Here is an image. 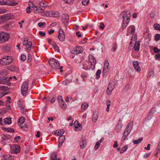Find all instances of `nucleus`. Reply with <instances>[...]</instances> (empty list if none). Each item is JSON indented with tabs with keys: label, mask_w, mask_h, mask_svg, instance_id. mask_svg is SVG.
<instances>
[{
	"label": "nucleus",
	"mask_w": 160,
	"mask_h": 160,
	"mask_svg": "<svg viewBox=\"0 0 160 160\" xmlns=\"http://www.w3.org/2000/svg\"><path fill=\"white\" fill-rule=\"evenodd\" d=\"M109 66V62L107 60H106L104 62L103 68L108 69Z\"/></svg>",
	"instance_id": "38"
},
{
	"label": "nucleus",
	"mask_w": 160,
	"mask_h": 160,
	"mask_svg": "<svg viewBox=\"0 0 160 160\" xmlns=\"http://www.w3.org/2000/svg\"><path fill=\"white\" fill-rule=\"evenodd\" d=\"M154 39L156 41H159L160 39V34H156L155 35Z\"/></svg>",
	"instance_id": "44"
},
{
	"label": "nucleus",
	"mask_w": 160,
	"mask_h": 160,
	"mask_svg": "<svg viewBox=\"0 0 160 160\" xmlns=\"http://www.w3.org/2000/svg\"><path fill=\"white\" fill-rule=\"evenodd\" d=\"M156 150L158 151V152H160V142H159L158 143Z\"/></svg>",
	"instance_id": "60"
},
{
	"label": "nucleus",
	"mask_w": 160,
	"mask_h": 160,
	"mask_svg": "<svg viewBox=\"0 0 160 160\" xmlns=\"http://www.w3.org/2000/svg\"><path fill=\"white\" fill-rule=\"evenodd\" d=\"M25 121V118L24 117H21L19 119L18 121V124L19 125V123L21 122V124L23 123Z\"/></svg>",
	"instance_id": "37"
},
{
	"label": "nucleus",
	"mask_w": 160,
	"mask_h": 160,
	"mask_svg": "<svg viewBox=\"0 0 160 160\" xmlns=\"http://www.w3.org/2000/svg\"><path fill=\"white\" fill-rule=\"evenodd\" d=\"M57 158V154L55 153H52L51 155V160H56Z\"/></svg>",
	"instance_id": "35"
},
{
	"label": "nucleus",
	"mask_w": 160,
	"mask_h": 160,
	"mask_svg": "<svg viewBox=\"0 0 160 160\" xmlns=\"http://www.w3.org/2000/svg\"><path fill=\"white\" fill-rule=\"evenodd\" d=\"M101 71L99 69H98L96 73V78L98 79L100 78V75L101 74Z\"/></svg>",
	"instance_id": "40"
},
{
	"label": "nucleus",
	"mask_w": 160,
	"mask_h": 160,
	"mask_svg": "<svg viewBox=\"0 0 160 160\" xmlns=\"http://www.w3.org/2000/svg\"><path fill=\"white\" fill-rule=\"evenodd\" d=\"M140 46V42L139 41H138L137 42L136 41L134 46L135 50L136 51H138L139 49Z\"/></svg>",
	"instance_id": "23"
},
{
	"label": "nucleus",
	"mask_w": 160,
	"mask_h": 160,
	"mask_svg": "<svg viewBox=\"0 0 160 160\" xmlns=\"http://www.w3.org/2000/svg\"><path fill=\"white\" fill-rule=\"evenodd\" d=\"M23 45L26 47V51H30L32 46V42L31 41H28L27 38H24L23 40L22 41Z\"/></svg>",
	"instance_id": "5"
},
{
	"label": "nucleus",
	"mask_w": 160,
	"mask_h": 160,
	"mask_svg": "<svg viewBox=\"0 0 160 160\" xmlns=\"http://www.w3.org/2000/svg\"><path fill=\"white\" fill-rule=\"evenodd\" d=\"M6 112V109L5 108H3L1 110V111L0 112V114H4Z\"/></svg>",
	"instance_id": "50"
},
{
	"label": "nucleus",
	"mask_w": 160,
	"mask_h": 160,
	"mask_svg": "<svg viewBox=\"0 0 160 160\" xmlns=\"http://www.w3.org/2000/svg\"><path fill=\"white\" fill-rule=\"evenodd\" d=\"M123 19V21L122 23V28H125L128 26L130 21V18H122Z\"/></svg>",
	"instance_id": "14"
},
{
	"label": "nucleus",
	"mask_w": 160,
	"mask_h": 160,
	"mask_svg": "<svg viewBox=\"0 0 160 160\" xmlns=\"http://www.w3.org/2000/svg\"><path fill=\"white\" fill-rule=\"evenodd\" d=\"M128 29L129 28L131 29V34H133L134 33V32H135V27L134 26H133V25L130 26L128 27Z\"/></svg>",
	"instance_id": "39"
},
{
	"label": "nucleus",
	"mask_w": 160,
	"mask_h": 160,
	"mask_svg": "<svg viewBox=\"0 0 160 160\" xmlns=\"http://www.w3.org/2000/svg\"><path fill=\"white\" fill-rule=\"evenodd\" d=\"M69 83V81L68 80H65L62 82V84L64 85H66L68 84V83Z\"/></svg>",
	"instance_id": "61"
},
{
	"label": "nucleus",
	"mask_w": 160,
	"mask_h": 160,
	"mask_svg": "<svg viewBox=\"0 0 160 160\" xmlns=\"http://www.w3.org/2000/svg\"><path fill=\"white\" fill-rule=\"evenodd\" d=\"M128 147V145H126L122 148V151H120V153H122L126 151Z\"/></svg>",
	"instance_id": "43"
},
{
	"label": "nucleus",
	"mask_w": 160,
	"mask_h": 160,
	"mask_svg": "<svg viewBox=\"0 0 160 160\" xmlns=\"http://www.w3.org/2000/svg\"><path fill=\"white\" fill-rule=\"evenodd\" d=\"M39 34L41 37H44L45 36L46 33L44 32L40 31L39 32Z\"/></svg>",
	"instance_id": "52"
},
{
	"label": "nucleus",
	"mask_w": 160,
	"mask_h": 160,
	"mask_svg": "<svg viewBox=\"0 0 160 160\" xmlns=\"http://www.w3.org/2000/svg\"><path fill=\"white\" fill-rule=\"evenodd\" d=\"M108 69L103 68V70L102 72L103 74L104 75H106L108 73Z\"/></svg>",
	"instance_id": "59"
},
{
	"label": "nucleus",
	"mask_w": 160,
	"mask_h": 160,
	"mask_svg": "<svg viewBox=\"0 0 160 160\" xmlns=\"http://www.w3.org/2000/svg\"><path fill=\"white\" fill-rule=\"evenodd\" d=\"M120 120H119V122L117 125L116 128V130L118 132H119L121 130L122 127V123L120 122Z\"/></svg>",
	"instance_id": "22"
},
{
	"label": "nucleus",
	"mask_w": 160,
	"mask_h": 160,
	"mask_svg": "<svg viewBox=\"0 0 160 160\" xmlns=\"http://www.w3.org/2000/svg\"><path fill=\"white\" fill-rule=\"evenodd\" d=\"M39 5L42 7H46L48 6V5L45 4L43 1H41L40 2Z\"/></svg>",
	"instance_id": "46"
},
{
	"label": "nucleus",
	"mask_w": 160,
	"mask_h": 160,
	"mask_svg": "<svg viewBox=\"0 0 160 160\" xmlns=\"http://www.w3.org/2000/svg\"><path fill=\"white\" fill-rule=\"evenodd\" d=\"M2 128L4 131L8 132H12L15 131L12 128H7L4 127H2Z\"/></svg>",
	"instance_id": "26"
},
{
	"label": "nucleus",
	"mask_w": 160,
	"mask_h": 160,
	"mask_svg": "<svg viewBox=\"0 0 160 160\" xmlns=\"http://www.w3.org/2000/svg\"><path fill=\"white\" fill-rule=\"evenodd\" d=\"M133 125V122H129L126 126L125 130V131H126L128 132H130L132 128Z\"/></svg>",
	"instance_id": "17"
},
{
	"label": "nucleus",
	"mask_w": 160,
	"mask_h": 160,
	"mask_svg": "<svg viewBox=\"0 0 160 160\" xmlns=\"http://www.w3.org/2000/svg\"><path fill=\"white\" fill-rule=\"evenodd\" d=\"M153 27L155 30L160 31V25L158 23H156L153 25Z\"/></svg>",
	"instance_id": "36"
},
{
	"label": "nucleus",
	"mask_w": 160,
	"mask_h": 160,
	"mask_svg": "<svg viewBox=\"0 0 160 160\" xmlns=\"http://www.w3.org/2000/svg\"><path fill=\"white\" fill-rule=\"evenodd\" d=\"M89 0H83L82 2V4L84 5H87L89 2Z\"/></svg>",
	"instance_id": "48"
},
{
	"label": "nucleus",
	"mask_w": 160,
	"mask_h": 160,
	"mask_svg": "<svg viewBox=\"0 0 160 160\" xmlns=\"http://www.w3.org/2000/svg\"><path fill=\"white\" fill-rule=\"evenodd\" d=\"M88 107V105L87 103H83L81 106V108L82 109L85 110Z\"/></svg>",
	"instance_id": "45"
},
{
	"label": "nucleus",
	"mask_w": 160,
	"mask_h": 160,
	"mask_svg": "<svg viewBox=\"0 0 160 160\" xmlns=\"http://www.w3.org/2000/svg\"><path fill=\"white\" fill-rule=\"evenodd\" d=\"M114 88V86L112 84V83L109 82V84L108 86V89H109V88H110L111 90H112Z\"/></svg>",
	"instance_id": "47"
},
{
	"label": "nucleus",
	"mask_w": 160,
	"mask_h": 160,
	"mask_svg": "<svg viewBox=\"0 0 160 160\" xmlns=\"http://www.w3.org/2000/svg\"><path fill=\"white\" fill-rule=\"evenodd\" d=\"M89 60L90 63H92L94 65L96 63V60L94 57L92 55H90L89 56Z\"/></svg>",
	"instance_id": "18"
},
{
	"label": "nucleus",
	"mask_w": 160,
	"mask_h": 160,
	"mask_svg": "<svg viewBox=\"0 0 160 160\" xmlns=\"http://www.w3.org/2000/svg\"><path fill=\"white\" fill-rule=\"evenodd\" d=\"M28 6H30L31 8H36L35 10V13H42L44 12L43 9L40 7H38L35 6L32 2H28Z\"/></svg>",
	"instance_id": "6"
},
{
	"label": "nucleus",
	"mask_w": 160,
	"mask_h": 160,
	"mask_svg": "<svg viewBox=\"0 0 160 160\" xmlns=\"http://www.w3.org/2000/svg\"><path fill=\"white\" fill-rule=\"evenodd\" d=\"M155 109V108H153L151 109L150 111L148 113L145 118L146 120H150L152 118L153 115V113L152 112V111L153 110H154Z\"/></svg>",
	"instance_id": "20"
},
{
	"label": "nucleus",
	"mask_w": 160,
	"mask_h": 160,
	"mask_svg": "<svg viewBox=\"0 0 160 160\" xmlns=\"http://www.w3.org/2000/svg\"><path fill=\"white\" fill-rule=\"evenodd\" d=\"M139 63L137 61L133 62V65L134 69L137 72H139L141 71L140 68L139 66Z\"/></svg>",
	"instance_id": "15"
},
{
	"label": "nucleus",
	"mask_w": 160,
	"mask_h": 160,
	"mask_svg": "<svg viewBox=\"0 0 160 160\" xmlns=\"http://www.w3.org/2000/svg\"><path fill=\"white\" fill-rule=\"evenodd\" d=\"M49 64L53 69H56L59 68L60 64L58 61L53 58L50 59L48 61Z\"/></svg>",
	"instance_id": "1"
},
{
	"label": "nucleus",
	"mask_w": 160,
	"mask_h": 160,
	"mask_svg": "<svg viewBox=\"0 0 160 160\" xmlns=\"http://www.w3.org/2000/svg\"><path fill=\"white\" fill-rule=\"evenodd\" d=\"M10 37L9 34L4 32H0V43H4L8 41Z\"/></svg>",
	"instance_id": "2"
},
{
	"label": "nucleus",
	"mask_w": 160,
	"mask_h": 160,
	"mask_svg": "<svg viewBox=\"0 0 160 160\" xmlns=\"http://www.w3.org/2000/svg\"><path fill=\"white\" fill-rule=\"evenodd\" d=\"M10 136L9 135H3L2 138L3 140H6L9 139Z\"/></svg>",
	"instance_id": "41"
},
{
	"label": "nucleus",
	"mask_w": 160,
	"mask_h": 160,
	"mask_svg": "<svg viewBox=\"0 0 160 160\" xmlns=\"http://www.w3.org/2000/svg\"><path fill=\"white\" fill-rule=\"evenodd\" d=\"M6 60H7V65L11 63L13 61V59L12 57L10 56H7Z\"/></svg>",
	"instance_id": "30"
},
{
	"label": "nucleus",
	"mask_w": 160,
	"mask_h": 160,
	"mask_svg": "<svg viewBox=\"0 0 160 160\" xmlns=\"http://www.w3.org/2000/svg\"><path fill=\"white\" fill-rule=\"evenodd\" d=\"M81 47H76L72 51V53L77 55L81 53L82 51L81 50Z\"/></svg>",
	"instance_id": "13"
},
{
	"label": "nucleus",
	"mask_w": 160,
	"mask_h": 160,
	"mask_svg": "<svg viewBox=\"0 0 160 160\" xmlns=\"http://www.w3.org/2000/svg\"><path fill=\"white\" fill-rule=\"evenodd\" d=\"M153 51L155 53H158L160 52V49L155 47L153 48Z\"/></svg>",
	"instance_id": "54"
},
{
	"label": "nucleus",
	"mask_w": 160,
	"mask_h": 160,
	"mask_svg": "<svg viewBox=\"0 0 160 160\" xmlns=\"http://www.w3.org/2000/svg\"><path fill=\"white\" fill-rule=\"evenodd\" d=\"M62 21L65 23H68L69 19V16L67 14H63L62 16Z\"/></svg>",
	"instance_id": "19"
},
{
	"label": "nucleus",
	"mask_w": 160,
	"mask_h": 160,
	"mask_svg": "<svg viewBox=\"0 0 160 160\" xmlns=\"http://www.w3.org/2000/svg\"><path fill=\"white\" fill-rule=\"evenodd\" d=\"M26 58V56L24 55H21V60L22 61H24Z\"/></svg>",
	"instance_id": "53"
},
{
	"label": "nucleus",
	"mask_w": 160,
	"mask_h": 160,
	"mask_svg": "<svg viewBox=\"0 0 160 160\" xmlns=\"http://www.w3.org/2000/svg\"><path fill=\"white\" fill-rule=\"evenodd\" d=\"M46 25L45 22H39L38 24V25L39 27L43 28L45 27Z\"/></svg>",
	"instance_id": "42"
},
{
	"label": "nucleus",
	"mask_w": 160,
	"mask_h": 160,
	"mask_svg": "<svg viewBox=\"0 0 160 160\" xmlns=\"http://www.w3.org/2000/svg\"><path fill=\"white\" fill-rule=\"evenodd\" d=\"M155 57L156 59H158L160 58V53H158L155 55Z\"/></svg>",
	"instance_id": "64"
},
{
	"label": "nucleus",
	"mask_w": 160,
	"mask_h": 160,
	"mask_svg": "<svg viewBox=\"0 0 160 160\" xmlns=\"http://www.w3.org/2000/svg\"><path fill=\"white\" fill-rule=\"evenodd\" d=\"M20 147L16 144H14L11 148V151L12 153H18L20 152Z\"/></svg>",
	"instance_id": "8"
},
{
	"label": "nucleus",
	"mask_w": 160,
	"mask_h": 160,
	"mask_svg": "<svg viewBox=\"0 0 160 160\" xmlns=\"http://www.w3.org/2000/svg\"><path fill=\"white\" fill-rule=\"evenodd\" d=\"M74 125L75 126V128L76 129L78 128V126L80 128H81L82 126V125L81 124H80L79 123V122L77 121H75L74 122Z\"/></svg>",
	"instance_id": "34"
},
{
	"label": "nucleus",
	"mask_w": 160,
	"mask_h": 160,
	"mask_svg": "<svg viewBox=\"0 0 160 160\" xmlns=\"http://www.w3.org/2000/svg\"><path fill=\"white\" fill-rule=\"evenodd\" d=\"M131 15L130 12L128 11L122 12L120 15L122 18H130Z\"/></svg>",
	"instance_id": "11"
},
{
	"label": "nucleus",
	"mask_w": 160,
	"mask_h": 160,
	"mask_svg": "<svg viewBox=\"0 0 160 160\" xmlns=\"http://www.w3.org/2000/svg\"><path fill=\"white\" fill-rule=\"evenodd\" d=\"M2 51L5 52H8L10 50V48L8 46L6 45L3 46L2 48Z\"/></svg>",
	"instance_id": "29"
},
{
	"label": "nucleus",
	"mask_w": 160,
	"mask_h": 160,
	"mask_svg": "<svg viewBox=\"0 0 160 160\" xmlns=\"http://www.w3.org/2000/svg\"><path fill=\"white\" fill-rule=\"evenodd\" d=\"M32 59V56L30 54H29L28 55V62H30Z\"/></svg>",
	"instance_id": "55"
},
{
	"label": "nucleus",
	"mask_w": 160,
	"mask_h": 160,
	"mask_svg": "<svg viewBox=\"0 0 160 160\" xmlns=\"http://www.w3.org/2000/svg\"><path fill=\"white\" fill-rule=\"evenodd\" d=\"M14 18V16L12 15L11 13H8L0 16V20L2 23L5 22L12 19Z\"/></svg>",
	"instance_id": "3"
},
{
	"label": "nucleus",
	"mask_w": 160,
	"mask_h": 160,
	"mask_svg": "<svg viewBox=\"0 0 160 160\" xmlns=\"http://www.w3.org/2000/svg\"><path fill=\"white\" fill-rule=\"evenodd\" d=\"M98 118V116L97 114L95 113H93L92 117V121L94 122H95L97 120Z\"/></svg>",
	"instance_id": "31"
},
{
	"label": "nucleus",
	"mask_w": 160,
	"mask_h": 160,
	"mask_svg": "<svg viewBox=\"0 0 160 160\" xmlns=\"http://www.w3.org/2000/svg\"><path fill=\"white\" fill-rule=\"evenodd\" d=\"M81 142L80 143V148L81 149H83L86 147L87 145L86 141L84 137H82L81 139Z\"/></svg>",
	"instance_id": "16"
},
{
	"label": "nucleus",
	"mask_w": 160,
	"mask_h": 160,
	"mask_svg": "<svg viewBox=\"0 0 160 160\" xmlns=\"http://www.w3.org/2000/svg\"><path fill=\"white\" fill-rule=\"evenodd\" d=\"M129 133V132H128L126 131H124L122 137V141H124L125 139L126 138L127 136L128 135Z\"/></svg>",
	"instance_id": "28"
},
{
	"label": "nucleus",
	"mask_w": 160,
	"mask_h": 160,
	"mask_svg": "<svg viewBox=\"0 0 160 160\" xmlns=\"http://www.w3.org/2000/svg\"><path fill=\"white\" fill-rule=\"evenodd\" d=\"M155 15V14L154 12H152L150 14V17L152 18H153L154 17Z\"/></svg>",
	"instance_id": "63"
},
{
	"label": "nucleus",
	"mask_w": 160,
	"mask_h": 160,
	"mask_svg": "<svg viewBox=\"0 0 160 160\" xmlns=\"http://www.w3.org/2000/svg\"><path fill=\"white\" fill-rule=\"evenodd\" d=\"M64 130L63 129H62L59 131L56 130L55 131V135L58 136H62L64 133Z\"/></svg>",
	"instance_id": "24"
},
{
	"label": "nucleus",
	"mask_w": 160,
	"mask_h": 160,
	"mask_svg": "<svg viewBox=\"0 0 160 160\" xmlns=\"http://www.w3.org/2000/svg\"><path fill=\"white\" fill-rule=\"evenodd\" d=\"M28 89V84L27 82H25L22 84L21 87V93L23 96H26Z\"/></svg>",
	"instance_id": "4"
},
{
	"label": "nucleus",
	"mask_w": 160,
	"mask_h": 160,
	"mask_svg": "<svg viewBox=\"0 0 160 160\" xmlns=\"http://www.w3.org/2000/svg\"><path fill=\"white\" fill-rule=\"evenodd\" d=\"M12 118L11 117H9L8 118H5L4 119V122L5 123L10 124L11 123Z\"/></svg>",
	"instance_id": "27"
},
{
	"label": "nucleus",
	"mask_w": 160,
	"mask_h": 160,
	"mask_svg": "<svg viewBox=\"0 0 160 160\" xmlns=\"http://www.w3.org/2000/svg\"><path fill=\"white\" fill-rule=\"evenodd\" d=\"M142 137L139 138L138 140H133V142L135 144H138L140 143L142 140Z\"/></svg>",
	"instance_id": "32"
},
{
	"label": "nucleus",
	"mask_w": 160,
	"mask_h": 160,
	"mask_svg": "<svg viewBox=\"0 0 160 160\" xmlns=\"http://www.w3.org/2000/svg\"><path fill=\"white\" fill-rule=\"evenodd\" d=\"M100 144L98 142H97V143L95 144V147H94V149L95 150H97L99 146H100Z\"/></svg>",
	"instance_id": "51"
},
{
	"label": "nucleus",
	"mask_w": 160,
	"mask_h": 160,
	"mask_svg": "<svg viewBox=\"0 0 160 160\" xmlns=\"http://www.w3.org/2000/svg\"><path fill=\"white\" fill-rule=\"evenodd\" d=\"M58 100L60 107L63 109H65L67 107L66 104L63 100L62 97L59 96L58 97Z\"/></svg>",
	"instance_id": "7"
},
{
	"label": "nucleus",
	"mask_w": 160,
	"mask_h": 160,
	"mask_svg": "<svg viewBox=\"0 0 160 160\" xmlns=\"http://www.w3.org/2000/svg\"><path fill=\"white\" fill-rule=\"evenodd\" d=\"M95 65H94V64H93L92 63H91L90 68L92 70H93L95 68Z\"/></svg>",
	"instance_id": "57"
},
{
	"label": "nucleus",
	"mask_w": 160,
	"mask_h": 160,
	"mask_svg": "<svg viewBox=\"0 0 160 160\" xmlns=\"http://www.w3.org/2000/svg\"><path fill=\"white\" fill-rule=\"evenodd\" d=\"M31 8L30 7V6H28L27 7V8H26V12L28 13H30L31 12V11L30 10L31 9Z\"/></svg>",
	"instance_id": "56"
},
{
	"label": "nucleus",
	"mask_w": 160,
	"mask_h": 160,
	"mask_svg": "<svg viewBox=\"0 0 160 160\" xmlns=\"http://www.w3.org/2000/svg\"><path fill=\"white\" fill-rule=\"evenodd\" d=\"M58 38L61 41H63L64 40L65 35L63 30L62 28H60L59 30Z\"/></svg>",
	"instance_id": "9"
},
{
	"label": "nucleus",
	"mask_w": 160,
	"mask_h": 160,
	"mask_svg": "<svg viewBox=\"0 0 160 160\" xmlns=\"http://www.w3.org/2000/svg\"><path fill=\"white\" fill-rule=\"evenodd\" d=\"M100 24L101 25L99 26V27L102 29H103L105 27L104 23L103 22H102L100 23Z\"/></svg>",
	"instance_id": "58"
},
{
	"label": "nucleus",
	"mask_w": 160,
	"mask_h": 160,
	"mask_svg": "<svg viewBox=\"0 0 160 160\" xmlns=\"http://www.w3.org/2000/svg\"><path fill=\"white\" fill-rule=\"evenodd\" d=\"M59 139V144L58 147H59L61 145H62L65 139V137L63 135L59 137L58 138Z\"/></svg>",
	"instance_id": "21"
},
{
	"label": "nucleus",
	"mask_w": 160,
	"mask_h": 160,
	"mask_svg": "<svg viewBox=\"0 0 160 160\" xmlns=\"http://www.w3.org/2000/svg\"><path fill=\"white\" fill-rule=\"evenodd\" d=\"M7 57L1 59L0 61V63L1 65L5 66L7 65V62L6 60Z\"/></svg>",
	"instance_id": "25"
},
{
	"label": "nucleus",
	"mask_w": 160,
	"mask_h": 160,
	"mask_svg": "<svg viewBox=\"0 0 160 160\" xmlns=\"http://www.w3.org/2000/svg\"><path fill=\"white\" fill-rule=\"evenodd\" d=\"M4 0L2 1H0V4L1 5L7 4L9 6H15L17 4V3L14 0L10 1L9 2H4L2 3V2Z\"/></svg>",
	"instance_id": "10"
},
{
	"label": "nucleus",
	"mask_w": 160,
	"mask_h": 160,
	"mask_svg": "<svg viewBox=\"0 0 160 160\" xmlns=\"http://www.w3.org/2000/svg\"><path fill=\"white\" fill-rule=\"evenodd\" d=\"M10 80L9 79H7V78H0V83L1 84H7L8 86L11 85V83L9 82Z\"/></svg>",
	"instance_id": "12"
},
{
	"label": "nucleus",
	"mask_w": 160,
	"mask_h": 160,
	"mask_svg": "<svg viewBox=\"0 0 160 160\" xmlns=\"http://www.w3.org/2000/svg\"><path fill=\"white\" fill-rule=\"evenodd\" d=\"M8 69L11 71H13L15 70V67L14 66H11L9 67Z\"/></svg>",
	"instance_id": "62"
},
{
	"label": "nucleus",
	"mask_w": 160,
	"mask_h": 160,
	"mask_svg": "<svg viewBox=\"0 0 160 160\" xmlns=\"http://www.w3.org/2000/svg\"><path fill=\"white\" fill-rule=\"evenodd\" d=\"M52 47L58 52H60V50L59 49V47L57 45L56 43H54L52 44Z\"/></svg>",
	"instance_id": "33"
},
{
	"label": "nucleus",
	"mask_w": 160,
	"mask_h": 160,
	"mask_svg": "<svg viewBox=\"0 0 160 160\" xmlns=\"http://www.w3.org/2000/svg\"><path fill=\"white\" fill-rule=\"evenodd\" d=\"M137 39V36L136 34H134L132 35L131 38V41H136Z\"/></svg>",
	"instance_id": "49"
}]
</instances>
